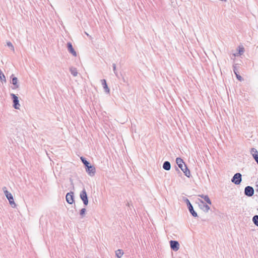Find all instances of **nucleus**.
Wrapping results in <instances>:
<instances>
[{
    "mask_svg": "<svg viewBox=\"0 0 258 258\" xmlns=\"http://www.w3.org/2000/svg\"><path fill=\"white\" fill-rule=\"evenodd\" d=\"M176 162L178 165V167L184 172L185 175L187 177H189L190 175V171L187 168L183 160L180 158H177L176 159Z\"/></svg>",
    "mask_w": 258,
    "mask_h": 258,
    "instance_id": "f257e3e1",
    "label": "nucleus"
},
{
    "mask_svg": "<svg viewBox=\"0 0 258 258\" xmlns=\"http://www.w3.org/2000/svg\"><path fill=\"white\" fill-rule=\"evenodd\" d=\"M5 194L8 200H9V203L13 208L16 207V204L15 203L13 197L12 195L10 193L8 190H5Z\"/></svg>",
    "mask_w": 258,
    "mask_h": 258,
    "instance_id": "f03ea898",
    "label": "nucleus"
},
{
    "mask_svg": "<svg viewBox=\"0 0 258 258\" xmlns=\"http://www.w3.org/2000/svg\"><path fill=\"white\" fill-rule=\"evenodd\" d=\"M241 181V175L239 173H236L232 179V181L236 184H239Z\"/></svg>",
    "mask_w": 258,
    "mask_h": 258,
    "instance_id": "7ed1b4c3",
    "label": "nucleus"
},
{
    "mask_svg": "<svg viewBox=\"0 0 258 258\" xmlns=\"http://www.w3.org/2000/svg\"><path fill=\"white\" fill-rule=\"evenodd\" d=\"M80 197L82 200L83 201L84 204L85 205H87L88 203V201L87 193L85 189H84L82 191L80 194Z\"/></svg>",
    "mask_w": 258,
    "mask_h": 258,
    "instance_id": "20e7f679",
    "label": "nucleus"
},
{
    "mask_svg": "<svg viewBox=\"0 0 258 258\" xmlns=\"http://www.w3.org/2000/svg\"><path fill=\"white\" fill-rule=\"evenodd\" d=\"M171 248L177 251L179 248V244L178 242L176 241L171 240L170 241Z\"/></svg>",
    "mask_w": 258,
    "mask_h": 258,
    "instance_id": "39448f33",
    "label": "nucleus"
},
{
    "mask_svg": "<svg viewBox=\"0 0 258 258\" xmlns=\"http://www.w3.org/2000/svg\"><path fill=\"white\" fill-rule=\"evenodd\" d=\"M244 192L246 196L250 197L253 195L254 190L252 187L248 186L245 187Z\"/></svg>",
    "mask_w": 258,
    "mask_h": 258,
    "instance_id": "423d86ee",
    "label": "nucleus"
},
{
    "mask_svg": "<svg viewBox=\"0 0 258 258\" xmlns=\"http://www.w3.org/2000/svg\"><path fill=\"white\" fill-rule=\"evenodd\" d=\"M86 168L87 172L89 175L92 176L95 174L96 170L95 168L93 166L89 165L88 167H86Z\"/></svg>",
    "mask_w": 258,
    "mask_h": 258,
    "instance_id": "0eeeda50",
    "label": "nucleus"
},
{
    "mask_svg": "<svg viewBox=\"0 0 258 258\" xmlns=\"http://www.w3.org/2000/svg\"><path fill=\"white\" fill-rule=\"evenodd\" d=\"M66 200L70 204L74 202L73 193H68L66 195Z\"/></svg>",
    "mask_w": 258,
    "mask_h": 258,
    "instance_id": "6e6552de",
    "label": "nucleus"
},
{
    "mask_svg": "<svg viewBox=\"0 0 258 258\" xmlns=\"http://www.w3.org/2000/svg\"><path fill=\"white\" fill-rule=\"evenodd\" d=\"M68 47L69 51L75 56H77V53L74 49L72 44L69 42L68 43Z\"/></svg>",
    "mask_w": 258,
    "mask_h": 258,
    "instance_id": "1a4fd4ad",
    "label": "nucleus"
},
{
    "mask_svg": "<svg viewBox=\"0 0 258 258\" xmlns=\"http://www.w3.org/2000/svg\"><path fill=\"white\" fill-rule=\"evenodd\" d=\"M12 79V83L14 86H12L11 88L12 89H15L16 88V77L14 76V75H12L11 76Z\"/></svg>",
    "mask_w": 258,
    "mask_h": 258,
    "instance_id": "9d476101",
    "label": "nucleus"
},
{
    "mask_svg": "<svg viewBox=\"0 0 258 258\" xmlns=\"http://www.w3.org/2000/svg\"><path fill=\"white\" fill-rule=\"evenodd\" d=\"M163 167L165 170H169L170 168V163L168 161H166L164 163Z\"/></svg>",
    "mask_w": 258,
    "mask_h": 258,
    "instance_id": "9b49d317",
    "label": "nucleus"
},
{
    "mask_svg": "<svg viewBox=\"0 0 258 258\" xmlns=\"http://www.w3.org/2000/svg\"><path fill=\"white\" fill-rule=\"evenodd\" d=\"M11 95L12 97L13 101V106L15 109H16V95L14 93H12L11 94Z\"/></svg>",
    "mask_w": 258,
    "mask_h": 258,
    "instance_id": "f8f14e48",
    "label": "nucleus"
},
{
    "mask_svg": "<svg viewBox=\"0 0 258 258\" xmlns=\"http://www.w3.org/2000/svg\"><path fill=\"white\" fill-rule=\"evenodd\" d=\"M188 209H189V210L190 212L192 215V216H194V217L197 216V214L194 211V210L193 209V207H192V205H191L190 203H189Z\"/></svg>",
    "mask_w": 258,
    "mask_h": 258,
    "instance_id": "ddd939ff",
    "label": "nucleus"
},
{
    "mask_svg": "<svg viewBox=\"0 0 258 258\" xmlns=\"http://www.w3.org/2000/svg\"><path fill=\"white\" fill-rule=\"evenodd\" d=\"M102 85L103 86V87H104V89L105 90L106 92H107V93H109V89L107 87L106 80H102Z\"/></svg>",
    "mask_w": 258,
    "mask_h": 258,
    "instance_id": "4468645a",
    "label": "nucleus"
},
{
    "mask_svg": "<svg viewBox=\"0 0 258 258\" xmlns=\"http://www.w3.org/2000/svg\"><path fill=\"white\" fill-rule=\"evenodd\" d=\"M199 196L203 198L207 203H208L210 205L211 204V202L208 196L200 195Z\"/></svg>",
    "mask_w": 258,
    "mask_h": 258,
    "instance_id": "2eb2a0df",
    "label": "nucleus"
},
{
    "mask_svg": "<svg viewBox=\"0 0 258 258\" xmlns=\"http://www.w3.org/2000/svg\"><path fill=\"white\" fill-rule=\"evenodd\" d=\"M115 254L118 258H120L123 254V252L121 249H118L116 251Z\"/></svg>",
    "mask_w": 258,
    "mask_h": 258,
    "instance_id": "dca6fc26",
    "label": "nucleus"
},
{
    "mask_svg": "<svg viewBox=\"0 0 258 258\" xmlns=\"http://www.w3.org/2000/svg\"><path fill=\"white\" fill-rule=\"evenodd\" d=\"M0 79L2 82L3 81L5 82H6V77H5L4 74L2 72L1 69H0Z\"/></svg>",
    "mask_w": 258,
    "mask_h": 258,
    "instance_id": "f3484780",
    "label": "nucleus"
},
{
    "mask_svg": "<svg viewBox=\"0 0 258 258\" xmlns=\"http://www.w3.org/2000/svg\"><path fill=\"white\" fill-rule=\"evenodd\" d=\"M252 220L254 224L258 226V216H254L252 218Z\"/></svg>",
    "mask_w": 258,
    "mask_h": 258,
    "instance_id": "a211bd4d",
    "label": "nucleus"
},
{
    "mask_svg": "<svg viewBox=\"0 0 258 258\" xmlns=\"http://www.w3.org/2000/svg\"><path fill=\"white\" fill-rule=\"evenodd\" d=\"M81 159L82 161L83 162V163L85 165L86 167H88V165H90L89 163L87 161H86L84 158L82 157H81Z\"/></svg>",
    "mask_w": 258,
    "mask_h": 258,
    "instance_id": "6ab92c4d",
    "label": "nucleus"
},
{
    "mask_svg": "<svg viewBox=\"0 0 258 258\" xmlns=\"http://www.w3.org/2000/svg\"><path fill=\"white\" fill-rule=\"evenodd\" d=\"M71 71L72 74L73 76H76L77 75L78 72H77L76 69H75V68L71 69Z\"/></svg>",
    "mask_w": 258,
    "mask_h": 258,
    "instance_id": "aec40b11",
    "label": "nucleus"
},
{
    "mask_svg": "<svg viewBox=\"0 0 258 258\" xmlns=\"http://www.w3.org/2000/svg\"><path fill=\"white\" fill-rule=\"evenodd\" d=\"M7 46L8 47H9L11 50H12L13 51H14V47L11 42H7Z\"/></svg>",
    "mask_w": 258,
    "mask_h": 258,
    "instance_id": "412c9836",
    "label": "nucleus"
},
{
    "mask_svg": "<svg viewBox=\"0 0 258 258\" xmlns=\"http://www.w3.org/2000/svg\"><path fill=\"white\" fill-rule=\"evenodd\" d=\"M234 73L236 75V78L237 79L240 81H241L243 80V79L239 75H238L237 72L235 71V70H234Z\"/></svg>",
    "mask_w": 258,
    "mask_h": 258,
    "instance_id": "4be33fe9",
    "label": "nucleus"
},
{
    "mask_svg": "<svg viewBox=\"0 0 258 258\" xmlns=\"http://www.w3.org/2000/svg\"><path fill=\"white\" fill-rule=\"evenodd\" d=\"M239 54L241 55L244 52V48L242 47H239L238 49Z\"/></svg>",
    "mask_w": 258,
    "mask_h": 258,
    "instance_id": "5701e85b",
    "label": "nucleus"
},
{
    "mask_svg": "<svg viewBox=\"0 0 258 258\" xmlns=\"http://www.w3.org/2000/svg\"><path fill=\"white\" fill-rule=\"evenodd\" d=\"M85 212H86V209L83 208L81 210V212H80V214L83 216L84 215V214L85 213Z\"/></svg>",
    "mask_w": 258,
    "mask_h": 258,
    "instance_id": "b1692460",
    "label": "nucleus"
},
{
    "mask_svg": "<svg viewBox=\"0 0 258 258\" xmlns=\"http://www.w3.org/2000/svg\"><path fill=\"white\" fill-rule=\"evenodd\" d=\"M205 209H206V211H208V210H209V209H210V207H209L208 205H206V206H205Z\"/></svg>",
    "mask_w": 258,
    "mask_h": 258,
    "instance_id": "393cba45",
    "label": "nucleus"
}]
</instances>
